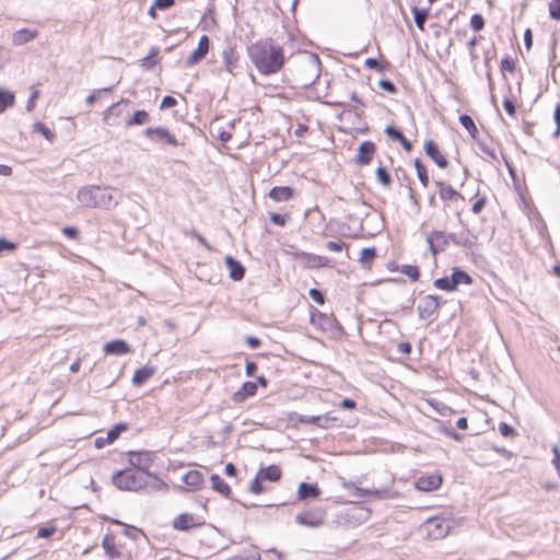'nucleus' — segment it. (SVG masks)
<instances>
[{"label":"nucleus","instance_id":"1","mask_svg":"<svg viewBox=\"0 0 560 560\" xmlns=\"http://www.w3.org/2000/svg\"><path fill=\"white\" fill-rule=\"evenodd\" d=\"M248 57L264 75L278 73L284 65L283 48L271 38L258 40L248 47Z\"/></svg>","mask_w":560,"mask_h":560},{"label":"nucleus","instance_id":"25","mask_svg":"<svg viewBox=\"0 0 560 560\" xmlns=\"http://www.w3.org/2000/svg\"><path fill=\"white\" fill-rule=\"evenodd\" d=\"M300 500L316 499L320 494V490L315 483L302 482L298 490Z\"/></svg>","mask_w":560,"mask_h":560},{"label":"nucleus","instance_id":"2","mask_svg":"<svg viewBox=\"0 0 560 560\" xmlns=\"http://www.w3.org/2000/svg\"><path fill=\"white\" fill-rule=\"evenodd\" d=\"M112 481L115 487L125 491L167 490V485L149 470L122 469L113 475Z\"/></svg>","mask_w":560,"mask_h":560},{"label":"nucleus","instance_id":"5","mask_svg":"<svg viewBox=\"0 0 560 560\" xmlns=\"http://www.w3.org/2000/svg\"><path fill=\"white\" fill-rule=\"evenodd\" d=\"M326 511L320 508L311 509L295 516V522L302 526L317 528L325 523Z\"/></svg>","mask_w":560,"mask_h":560},{"label":"nucleus","instance_id":"18","mask_svg":"<svg viewBox=\"0 0 560 560\" xmlns=\"http://www.w3.org/2000/svg\"><path fill=\"white\" fill-rule=\"evenodd\" d=\"M103 350L107 355H121L131 352L130 346L121 339L112 340L105 343Z\"/></svg>","mask_w":560,"mask_h":560},{"label":"nucleus","instance_id":"24","mask_svg":"<svg viewBox=\"0 0 560 560\" xmlns=\"http://www.w3.org/2000/svg\"><path fill=\"white\" fill-rule=\"evenodd\" d=\"M477 244V236L474 235L469 229L464 228L457 233V246L471 249Z\"/></svg>","mask_w":560,"mask_h":560},{"label":"nucleus","instance_id":"43","mask_svg":"<svg viewBox=\"0 0 560 560\" xmlns=\"http://www.w3.org/2000/svg\"><path fill=\"white\" fill-rule=\"evenodd\" d=\"M127 430V424L118 423L112 430L107 432L106 442L113 443L122 431Z\"/></svg>","mask_w":560,"mask_h":560},{"label":"nucleus","instance_id":"47","mask_svg":"<svg viewBox=\"0 0 560 560\" xmlns=\"http://www.w3.org/2000/svg\"><path fill=\"white\" fill-rule=\"evenodd\" d=\"M479 150L489 159L497 160L495 150L485 141L477 140Z\"/></svg>","mask_w":560,"mask_h":560},{"label":"nucleus","instance_id":"57","mask_svg":"<svg viewBox=\"0 0 560 560\" xmlns=\"http://www.w3.org/2000/svg\"><path fill=\"white\" fill-rule=\"evenodd\" d=\"M441 431H442L446 436H448V438H451V439H453V440H455V441L460 442V441H463V439H464V435H463V434H460V433H458V432L454 431V430H453V429H451V428L443 427V428L441 429Z\"/></svg>","mask_w":560,"mask_h":560},{"label":"nucleus","instance_id":"11","mask_svg":"<svg viewBox=\"0 0 560 560\" xmlns=\"http://www.w3.org/2000/svg\"><path fill=\"white\" fill-rule=\"evenodd\" d=\"M203 523L205 522L202 520L192 514L183 513L175 517L173 521V527L177 530H188L190 528L200 526Z\"/></svg>","mask_w":560,"mask_h":560},{"label":"nucleus","instance_id":"63","mask_svg":"<svg viewBox=\"0 0 560 560\" xmlns=\"http://www.w3.org/2000/svg\"><path fill=\"white\" fill-rule=\"evenodd\" d=\"M553 119L556 121L557 128L553 132V137H558L560 135V104L556 105L555 112H553Z\"/></svg>","mask_w":560,"mask_h":560},{"label":"nucleus","instance_id":"50","mask_svg":"<svg viewBox=\"0 0 560 560\" xmlns=\"http://www.w3.org/2000/svg\"><path fill=\"white\" fill-rule=\"evenodd\" d=\"M549 14L551 19L560 21V0H551L549 2Z\"/></svg>","mask_w":560,"mask_h":560},{"label":"nucleus","instance_id":"35","mask_svg":"<svg viewBox=\"0 0 560 560\" xmlns=\"http://www.w3.org/2000/svg\"><path fill=\"white\" fill-rule=\"evenodd\" d=\"M14 94L9 91H4L0 88V114H2L8 107L14 105Z\"/></svg>","mask_w":560,"mask_h":560},{"label":"nucleus","instance_id":"60","mask_svg":"<svg viewBox=\"0 0 560 560\" xmlns=\"http://www.w3.org/2000/svg\"><path fill=\"white\" fill-rule=\"evenodd\" d=\"M38 95H39V91L33 90V92L31 93V95L26 102V110L27 112H32L35 108V101L38 97Z\"/></svg>","mask_w":560,"mask_h":560},{"label":"nucleus","instance_id":"17","mask_svg":"<svg viewBox=\"0 0 560 560\" xmlns=\"http://www.w3.org/2000/svg\"><path fill=\"white\" fill-rule=\"evenodd\" d=\"M182 481L187 486L189 491H196L202 487L205 478L199 470H189L183 475Z\"/></svg>","mask_w":560,"mask_h":560},{"label":"nucleus","instance_id":"7","mask_svg":"<svg viewBox=\"0 0 560 560\" xmlns=\"http://www.w3.org/2000/svg\"><path fill=\"white\" fill-rule=\"evenodd\" d=\"M143 133L147 138L158 143H167L172 147L182 144L176 137L164 127L147 128Z\"/></svg>","mask_w":560,"mask_h":560},{"label":"nucleus","instance_id":"54","mask_svg":"<svg viewBox=\"0 0 560 560\" xmlns=\"http://www.w3.org/2000/svg\"><path fill=\"white\" fill-rule=\"evenodd\" d=\"M308 294L314 302H316L320 305H323L325 303V294L320 290L311 289Z\"/></svg>","mask_w":560,"mask_h":560},{"label":"nucleus","instance_id":"15","mask_svg":"<svg viewBox=\"0 0 560 560\" xmlns=\"http://www.w3.org/2000/svg\"><path fill=\"white\" fill-rule=\"evenodd\" d=\"M427 528L429 532V535L433 538H442L446 536L448 533L450 526L443 521L438 517L429 518L427 521Z\"/></svg>","mask_w":560,"mask_h":560},{"label":"nucleus","instance_id":"48","mask_svg":"<svg viewBox=\"0 0 560 560\" xmlns=\"http://www.w3.org/2000/svg\"><path fill=\"white\" fill-rule=\"evenodd\" d=\"M470 26L474 31L479 32L485 27V19L481 14H472L470 18Z\"/></svg>","mask_w":560,"mask_h":560},{"label":"nucleus","instance_id":"53","mask_svg":"<svg viewBox=\"0 0 560 560\" xmlns=\"http://www.w3.org/2000/svg\"><path fill=\"white\" fill-rule=\"evenodd\" d=\"M261 481H262V479L259 478L258 475H256L254 480L250 482L249 491L255 493V494H259V493L264 492V488L261 486Z\"/></svg>","mask_w":560,"mask_h":560},{"label":"nucleus","instance_id":"10","mask_svg":"<svg viewBox=\"0 0 560 560\" xmlns=\"http://www.w3.org/2000/svg\"><path fill=\"white\" fill-rule=\"evenodd\" d=\"M427 242L433 255L444 252L450 245L446 233L438 230H433L427 235Z\"/></svg>","mask_w":560,"mask_h":560},{"label":"nucleus","instance_id":"19","mask_svg":"<svg viewBox=\"0 0 560 560\" xmlns=\"http://www.w3.org/2000/svg\"><path fill=\"white\" fill-rule=\"evenodd\" d=\"M224 262L229 270V276L232 280L240 281L244 278L245 268L238 260H236L234 257L228 255L224 258Z\"/></svg>","mask_w":560,"mask_h":560},{"label":"nucleus","instance_id":"51","mask_svg":"<svg viewBox=\"0 0 560 560\" xmlns=\"http://www.w3.org/2000/svg\"><path fill=\"white\" fill-rule=\"evenodd\" d=\"M498 430L501 433V435L505 438H513L517 434L516 431L505 422H500Z\"/></svg>","mask_w":560,"mask_h":560},{"label":"nucleus","instance_id":"16","mask_svg":"<svg viewBox=\"0 0 560 560\" xmlns=\"http://www.w3.org/2000/svg\"><path fill=\"white\" fill-rule=\"evenodd\" d=\"M442 485L440 475L421 476L416 481V487L420 491H432L439 489Z\"/></svg>","mask_w":560,"mask_h":560},{"label":"nucleus","instance_id":"36","mask_svg":"<svg viewBox=\"0 0 560 560\" xmlns=\"http://www.w3.org/2000/svg\"><path fill=\"white\" fill-rule=\"evenodd\" d=\"M150 116L145 110H137L132 115V117L127 120V126H133V125H144L149 122Z\"/></svg>","mask_w":560,"mask_h":560},{"label":"nucleus","instance_id":"59","mask_svg":"<svg viewBox=\"0 0 560 560\" xmlns=\"http://www.w3.org/2000/svg\"><path fill=\"white\" fill-rule=\"evenodd\" d=\"M55 532H56V527H55V526L40 527V528L37 530V537H39V538H48V537H50Z\"/></svg>","mask_w":560,"mask_h":560},{"label":"nucleus","instance_id":"12","mask_svg":"<svg viewBox=\"0 0 560 560\" xmlns=\"http://www.w3.org/2000/svg\"><path fill=\"white\" fill-rule=\"evenodd\" d=\"M425 154L441 168L448 166L447 159L440 152L433 140H427L423 145Z\"/></svg>","mask_w":560,"mask_h":560},{"label":"nucleus","instance_id":"52","mask_svg":"<svg viewBox=\"0 0 560 560\" xmlns=\"http://www.w3.org/2000/svg\"><path fill=\"white\" fill-rule=\"evenodd\" d=\"M384 131L389 138L396 140V141L404 139L402 132L394 126H386Z\"/></svg>","mask_w":560,"mask_h":560},{"label":"nucleus","instance_id":"55","mask_svg":"<svg viewBox=\"0 0 560 560\" xmlns=\"http://www.w3.org/2000/svg\"><path fill=\"white\" fill-rule=\"evenodd\" d=\"M378 85L381 89H383L384 91H386L388 93L394 94L397 92L396 85L389 80L383 79L378 82Z\"/></svg>","mask_w":560,"mask_h":560},{"label":"nucleus","instance_id":"27","mask_svg":"<svg viewBox=\"0 0 560 560\" xmlns=\"http://www.w3.org/2000/svg\"><path fill=\"white\" fill-rule=\"evenodd\" d=\"M319 59L317 56L313 55L310 57V60L303 65V69L305 71H310L311 75L304 82L305 85L312 84L319 77L318 72Z\"/></svg>","mask_w":560,"mask_h":560},{"label":"nucleus","instance_id":"6","mask_svg":"<svg viewBox=\"0 0 560 560\" xmlns=\"http://www.w3.org/2000/svg\"><path fill=\"white\" fill-rule=\"evenodd\" d=\"M128 462L136 470H148L155 458L151 451H130L127 453Z\"/></svg>","mask_w":560,"mask_h":560},{"label":"nucleus","instance_id":"41","mask_svg":"<svg viewBox=\"0 0 560 560\" xmlns=\"http://www.w3.org/2000/svg\"><path fill=\"white\" fill-rule=\"evenodd\" d=\"M376 257V250L374 247H365L361 250V256L359 261L366 266Z\"/></svg>","mask_w":560,"mask_h":560},{"label":"nucleus","instance_id":"29","mask_svg":"<svg viewBox=\"0 0 560 560\" xmlns=\"http://www.w3.org/2000/svg\"><path fill=\"white\" fill-rule=\"evenodd\" d=\"M435 185L439 187V195L442 200L464 199L451 185H446L440 180H436Z\"/></svg>","mask_w":560,"mask_h":560},{"label":"nucleus","instance_id":"40","mask_svg":"<svg viewBox=\"0 0 560 560\" xmlns=\"http://www.w3.org/2000/svg\"><path fill=\"white\" fill-rule=\"evenodd\" d=\"M33 131L43 135L50 142L55 138V133L46 125H44L40 121H36L33 125Z\"/></svg>","mask_w":560,"mask_h":560},{"label":"nucleus","instance_id":"22","mask_svg":"<svg viewBox=\"0 0 560 560\" xmlns=\"http://www.w3.org/2000/svg\"><path fill=\"white\" fill-rule=\"evenodd\" d=\"M102 547L109 559H118L121 552L117 549L115 544V536L112 533L106 534L102 540Z\"/></svg>","mask_w":560,"mask_h":560},{"label":"nucleus","instance_id":"46","mask_svg":"<svg viewBox=\"0 0 560 560\" xmlns=\"http://www.w3.org/2000/svg\"><path fill=\"white\" fill-rule=\"evenodd\" d=\"M112 88H105L93 91L86 98L85 103L88 106H92L98 98L103 96V94L109 93Z\"/></svg>","mask_w":560,"mask_h":560},{"label":"nucleus","instance_id":"38","mask_svg":"<svg viewBox=\"0 0 560 560\" xmlns=\"http://www.w3.org/2000/svg\"><path fill=\"white\" fill-rule=\"evenodd\" d=\"M434 287L444 290V291H455L457 290L455 284L452 283V277H443L435 279L433 282Z\"/></svg>","mask_w":560,"mask_h":560},{"label":"nucleus","instance_id":"32","mask_svg":"<svg viewBox=\"0 0 560 560\" xmlns=\"http://www.w3.org/2000/svg\"><path fill=\"white\" fill-rule=\"evenodd\" d=\"M451 277L452 283L455 284L456 289L459 284H470L472 282V278L466 271L459 268H454Z\"/></svg>","mask_w":560,"mask_h":560},{"label":"nucleus","instance_id":"62","mask_svg":"<svg viewBox=\"0 0 560 560\" xmlns=\"http://www.w3.org/2000/svg\"><path fill=\"white\" fill-rule=\"evenodd\" d=\"M365 66L369 69H375L377 71H383L384 70V66H382L381 62L377 59H375V58H368L365 60Z\"/></svg>","mask_w":560,"mask_h":560},{"label":"nucleus","instance_id":"20","mask_svg":"<svg viewBox=\"0 0 560 560\" xmlns=\"http://www.w3.org/2000/svg\"><path fill=\"white\" fill-rule=\"evenodd\" d=\"M223 65L230 74H234L238 66L240 54L233 47H226L222 52Z\"/></svg>","mask_w":560,"mask_h":560},{"label":"nucleus","instance_id":"42","mask_svg":"<svg viewBox=\"0 0 560 560\" xmlns=\"http://www.w3.org/2000/svg\"><path fill=\"white\" fill-rule=\"evenodd\" d=\"M337 421L336 417H332L330 412H327L325 415H319L317 418V427L319 428H330L335 424Z\"/></svg>","mask_w":560,"mask_h":560},{"label":"nucleus","instance_id":"26","mask_svg":"<svg viewBox=\"0 0 560 560\" xmlns=\"http://www.w3.org/2000/svg\"><path fill=\"white\" fill-rule=\"evenodd\" d=\"M257 392V383L255 382H245L240 390L235 392L233 395V400L235 402H242L247 397L254 396Z\"/></svg>","mask_w":560,"mask_h":560},{"label":"nucleus","instance_id":"9","mask_svg":"<svg viewBox=\"0 0 560 560\" xmlns=\"http://www.w3.org/2000/svg\"><path fill=\"white\" fill-rule=\"evenodd\" d=\"M440 305L441 301L439 296L433 294L423 296L417 306L419 317L421 319L430 318L436 312Z\"/></svg>","mask_w":560,"mask_h":560},{"label":"nucleus","instance_id":"31","mask_svg":"<svg viewBox=\"0 0 560 560\" xmlns=\"http://www.w3.org/2000/svg\"><path fill=\"white\" fill-rule=\"evenodd\" d=\"M211 488L223 495L224 498H230L231 488L230 486L217 474L211 475L210 477Z\"/></svg>","mask_w":560,"mask_h":560},{"label":"nucleus","instance_id":"45","mask_svg":"<svg viewBox=\"0 0 560 560\" xmlns=\"http://www.w3.org/2000/svg\"><path fill=\"white\" fill-rule=\"evenodd\" d=\"M400 271L412 281H417L420 276L419 268L413 265H402Z\"/></svg>","mask_w":560,"mask_h":560},{"label":"nucleus","instance_id":"14","mask_svg":"<svg viewBox=\"0 0 560 560\" xmlns=\"http://www.w3.org/2000/svg\"><path fill=\"white\" fill-rule=\"evenodd\" d=\"M376 151L375 143L372 141H363L358 149L355 162L359 165H368Z\"/></svg>","mask_w":560,"mask_h":560},{"label":"nucleus","instance_id":"39","mask_svg":"<svg viewBox=\"0 0 560 560\" xmlns=\"http://www.w3.org/2000/svg\"><path fill=\"white\" fill-rule=\"evenodd\" d=\"M159 54L158 47H152L148 56L141 60V66L145 69H151L156 65V56Z\"/></svg>","mask_w":560,"mask_h":560},{"label":"nucleus","instance_id":"61","mask_svg":"<svg viewBox=\"0 0 560 560\" xmlns=\"http://www.w3.org/2000/svg\"><path fill=\"white\" fill-rule=\"evenodd\" d=\"M176 104H177L176 98H174L171 95H166L163 97L160 107H161V109L171 108V107H174Z\"/></svg>","mask_w":560,"mask_h":560},{"label":"nucleus","instance_id":"37","mask_svg":"<svg viewBox=\"0 0 560 560\" xmlns=\"http://www.w3.org/2000/svg\"><path fill=\"white\" fill-rule=\"evenodd\" d=\"M415 167H416L417 176H418L420 183L422 184L423 187H428V184H429L428 172H427L424 164L421 162L420 159L415 160Z\"/></svg>","mask_w":560,"mask_h":560},{"label":"nucleus","instance_id":"56","mask_svg":"<svg viewBox=\"0 0 560 560\" xmlns=\"http://www.w3.org/2000/svg\"><path fill=\"white\" fill-rule=\"evenodd\" d=\"M346 246L347 244L342 241H329L326 243V248L331 252H341Z\"/></svg>","mask_w":560,"mask_h":560},{"label":"nucleus","instance_id":"3","mask_svg":"<svg viewBox=\"0 0 560 560\" xmlns=\"http://www.w3.org/2000/svg\"><path fill=\"white\" fill-rule=\"evenodd\" d=\"M77 199L83 207L109 210L119 203L121 192L116 188L91 185L80 188Z\"/></svg>","mask_w":560,"mask_h":560},{"label":"nucleus","instance_id":"64","mask_svg":"<svg viewBox=\"0 0 560 560\" xmlns=\"http://www.w3.org/2000/svg\"><path fill=\"white\" fill-rule=\"evenodd\" d=\"M245 560H260V553L256 548H252L243 553Z\"/></svg>","mask_w":560,"mask_h":560},{"label":"nucleus","instance_id":"21","mask_svg":"<svg viewBox=\"0 0 560 560\" xmlns=\"http://www.w3.org/2000/svg\"><path fill=\"white\" fill-rule=\"evenodd\" d=\"M38 35V32L35 30L30 28H22L13 33L12 35V44L14 46H22L24 44H27L28 42L36 38Z\"/></svg>","mask_w":560,"mask_h":560},{"label":"nucleus","instance_id":"23","mask_svg":"<svg viewBox=\"0 0 560 560\" xmlns=\"http://www.w3.org/2000/svg\"><path fill=\"white\" fill-rule=\"evenodd\" d=\"M268 196L277 201H288L293 197V189L289 186H277L270 189Z\"/></svg>","mask_w":560,"mask_h":560},{"label":"nucleus","instance_id":"13","mask_svg":"<svg viewBox=\"0 0 560 560\" xmlns=\"http://www.w3.org/2000/svg\"><path fill=\"white\" fill-rule=\"evenodd\" d=\"M210 40L207 35L199 38L198 47L189 55L186 60L187 66H194L206 57L209 51Z\"/></svg>","mask_w":560,"mask_h":560},{"label":"nucleus","instance_id":"49","mask_svg":"<svg viewBox=\"0 0 560 560\" xmlns=\"http://www.w3.org/2000/svg\"><path fill=\"white\" fill-rule=\"evenodd\" d=\"M122 534L132 540H138L140 536L143 535L142 530L135 526H126L122 530Z\"/></svg>","mask_w":560,"mask_h":560},{"label":"nucleus","instance_id":"44","mask_svg":"<svg viewBox=\"0 0 560 560\" xmlns=\"http://www.w3.org/2000/svg\"><path fill=\"white\" fill-rule=\"evenodd\" d=\"M376 178L385 187H388L392 184V177L383 166H378L376 168Z\"/></svg>","mask_w":560,"mask_h":560},{"label":"nucleus","instance_id":"8","mask_svg":"<svg viewBox=\"0 0 560 560\" xmlns=\"http://www.w3.org/2000/svg\"><path fill=\"white\" fill-rule=\"evenodd\" d=\"M294 258L302 261L305 268L314 269L320 267H331V260L325 256H319L306 252L294 253Z\"/></svg>","mask_w":560,"mask_h":560},{"label":"nucleus","instance_id":"28","mask_svg":"<svg viewBox=\"0 0 560 560\" xmlns=\"http://www.w3.org/2000/svg\"><path fill=\"white\" fill-rule=\"evenodd\" d=\"M155 372V369L153 366H142L141 369H138L132 377V384L136 386L143 385L148 380H150Z\"/></svg>","mask_w":560,"mask_h":560},{"label":"nucleus","instance_id":"4","mask_svg":"<svg viewBox=\"0 0 560 560\" xmlns=\"http://www.w3.org/2000/svg\"><path fill=\"white\" fill-rule=\"evenodd\" d=\"M311 323L332 338H339L345 334L342 326L334 316L322 312L313 313L311 316Z\"/></svg>","mask_w":560,"mask_h":560},{"label":"nucleus","instance_id":"30","mask_svg":"<svg viewBox=\"0 0 560 560\" xmlns=\"http://www.w3.org/2000/svg\"><path fill=\"white\" fill-rule=\"evenodd\" d=\"M281 468L277 465H270L266 468H260L257 472L259 478L271 482L278 481L281 478Z\"/></svg>","mask_w":560,"mask_h":560},{"label":"nucleus","instance_id":"58","mask_svg":"<svg viewBox=\"0 0 560 560\" xmlns=\"http://www.w3.org/2000/svg\"><path fill=\"white\" fill-rule=\"evenodd\" d=\"M552 453H553L552 464H553V466L557 470V474L560 478V448H559V446L553 445Z\"/></svg>","mask_w":560,"mask_h":560},{"label":"nucleus","instance_id":"34","mask_svg":"<svg viewBox=\"0 0 560 560\" xmlns=\"http://www.w3.org/2000/svg\"><path fill=\"white\" fill-rule=\"evenodd\" d=\"M459 121H460L462 126L468 131V133L474 139H476L477 138V133H478V129H477V127L475 125L474 119L469 115L463 114V115L459 116Z\"/></svg>","mask_w":560,"mask_h":560},{"label":"nucleus","instance_id":"33","mask_svg":"<svg viewBox=\"0 0 560 560\" xmlns=\"http://www.w3.org/2000/svg\"><path fill=\"white\" fill-rule=\"evenodd\" d=\"M411 11H412V14H413V20H415V23L417 25V27L421 31L424 30V24L428 20V16H429V9H420V8H417V7H412L411 8Z\"/></svg>","mask_w":560,"mask_h":560}]
</instances>
